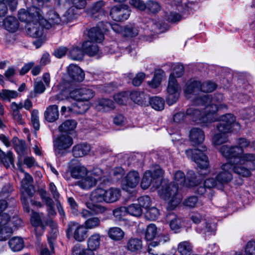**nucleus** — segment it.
<instances>
[{"instance_id":"nucleus-29","label":"nucleus","mask_w":255,"mask_h":255,"mask_svg":"<svg viewBox=\"0 0 255 255\" xmlns=\"http://www.w3.org/2000/svg\"><path fill=\"white\" fill-rule=\"evenodd\" d=\"M130 99L135 103L141 106L146 105L149 100V97L143 92L133 91L130 95Z\"/></svg>"},{"instance_id":"nucleus-60","label":"nucleus","mask_w":255,"mask_h":255,"mask_svg":"<svg viewBox=\"0 0 255 255\" xmlns=\"http://www.w3.org/2000/svg\"><path fill=\"white\" fill-rule=\"evenodd\" d=\"M10 216L7 214L0 215V228L11 227Z\"/></svg>"},{"instance_id":"nucleus-7","label":"nucleus","mask_w":255,"mask_h":255,"mask_svg":"<svg viewBox=\"0 0 255 255\" xmlns=\"http://www.w3.org/2000/svg\"><path fill=\"white\" fill-rule=\"evenodd\" d=\"M202 149H189L185 151L186 155L188 158L194 160L197 164V166L201 170H205L204 172L199 171V174L205 175L207 174V168L209 166L208 158L204 152L207 150L205 146H202Z\"/></svg>"},{"instance_id":"nucleus-3","label":"nucleus","mask_w":255,"mask_h":255,"mask_svg":"<svg viewBox=\"0 0 255 255\" xmlns=\"http://www.w3.org/2000/svg\"><path fill=\"white\" fill-rule=\"evenodd\" d=\"M239 123L236 122V118L232 114H227L221 117L220 121L216 125L219 131L212 138L214 145H219L228 141L227 133L238 131L240 129Z\"/></svg>"},{"instance_id":"nucleus-52","label":"nucleus","mask_w":255,"mask_h":255,"mask_svg":"<svg viewBox=\"0 0 255 255\" xmlns=\"http://www.w3.org/2000/svg\"><path fill=\"white\" fill-rule=\"evenodd\" d=\"M165 18L167 21L169 22H176L181 19V15L178 13L170 11L169 10H165Z\"/></svg>"},{"instance_id":"nucleus-10","label":"nucleus","mask_w":255,"mask_h":255,"mask_svg":"<svg viewBox=\"0 0 255 255\" xmlns=\"http://www.w3.org/2000/svg\"><path fill=\"white\" fill-rule=\"evenodd\" d=\"M66 235L68 238L73 236L76 241L81 242L87 238V231L83 225L71 221L68 224Z\"/></svg>"},{"instance_id":"nucleus-2","label":"nucleus","mask_w":255,"mask_h":255,"mask_svg":"<svg viewBox=\"0 0 255 255\" xmlns=\"http://www.w3.org/2000/svg\"><path fill=\"white\" fill-rule=\"evenodd\" d=\"M220 152L226 158L229 160L227 163L231 161L237 163L238 166L250 167L254 166L255 170V154L253 153L243 154L244 150L238 146H229L223 145L220 148Z\"/></svg>"},{"instance_id":"nucleus-19","label":"nucleus","mask_w":255,"mask_h":255,"mask_svg":"<svg viewBox=\"0 0 255 255\" xmlns=\"http://www.w3.org/2000/svg\"><path fill=\"white\" fill-rule=\"evenodd\" d=\"M73 144L72 138L68 135H61L54 141L55 151L59 153L61 150L69 148Z\"/></svg>"},{"instance_id":"nucleus-59","label":"nucleus","mask_w":255,"mask_h":255,"mask_svg":"<svg viewBox=\"0 0 255 255\" xmlns=\"http://www.w3.org/2000/svg\"><path fill=\"white\" fill-rule=\"evenodd\" d=\"M159 216V211L155 207L148 208L146 213L145 217L150 220H156Z\"/></svg>"},{"instance_id":"nucleus-8","label":"nucleus","mask_w":255,"mask_h":255,"mask_svg":"<svg viewBox=\"0 0 255 255\" xmlns=\"http://www.w3.org/2000/svg\"><path fill=\"white\" fill-rule=\"evenodd\" d=\"M223 100V94L219 93L216 94L213 98L209 95H204L196 98L194 102L196 105H204L206 107H209L211 112L212 111V107L215 106L218 111L220 109H227V105L221 103Z\"/></svg>"},{"instance_id":"nucleus-6","label":"nucleus","mask_w":255,"mask_h":255,"mask_svg":"<svg viewBox=\"0 0 255 255\" xmlns=\"http://www.w3.org/2000/svg\"><path fill=\"white\" fill-rule=\"evenodd\" d=\"M121 196L120 190L117 188H110L105 190L97 188L91 194V199L95 202L114 203L118 201Z\"/></svg>"},{"instance_id":"nucleus-32","label":"nucleus","mask_w":255,"mask_h":255,"mask_svg":"<svg viewBox=\"0 0 255 255\" xmlns=\"http://www.w3.org/2000/svg\"><path fill=\"white\" fill-rule=\"evenodd\" d=\"M82 48L84 53L90 56H94L99 52V47L97 45L91 41H86L82 44Z\"/></svg>"},{"instance_id":"nucleus-49","label":"nucleus","mask_w":255,"mask_h":255,"mask_svg":"<svg viewBox=\"0 0 255 255\" xmlns=\"http://www.w3.org/2000/svg\"><path fill=\"white\" fill-rule=\"evenodd\" d=\"M146 8L149 12L152 13L158 12L161 10L160 3L154 0H148L145 4Z\"/></svg>"},{"instance_id":"nucleus-16","label":"nucleus","mask_w":255,"mask_h":255,"mask_svg":"<svg viewBox=\"0 0 255 255\" xmlns=\"http://www.w3.org/2000/svg\"><path fill=\"white\" fill-rule=\"evenodd\" d=\"M43 27L42 19L34 20L27 24L26 28L27 34L31 37L37 38L41 37L43 33Z\"/></svg>"},{"instance_id":"nucleus-22","label":"nucleus","mask_w":255,"mask_h":255,"mask_svg":"<svg viewBox=\"0 0 255 255\" xmlns=\"http://www.w3.org/2000/svg\"><path fill=\"white\" fill-rule=\"evenodd\" d=\"M103 24V21L99 22L96 27H93L89 30L88 36L90 39V41L101 42L104 40V34L102 31H100L99 29L100 26Z\"/></svg>"},{"instance_id":"nucleus-42","label":"nucleus","mask_w":255,"mask_h":255,"mask_svg":"<svg viewBox=\"0 0 255 255\" xmlns=\"http://www.w3.org/2000/svg\"><path fill=\"white\" fill-rule=\"evenodd\" d=\"M177 250L182 255H188L192 251V247L188 241H183L179 244Z\"/></svg>"},{"instance_id":"nucleus-14","label":"nucleus","mask_w":255,"mask_h":255,"mask_svg":"<svg viewBox=\"0 0 255 255\" xmlns=\"http://www.w3.org/2000/svg\"><path fill=\"white\" fill-rule=\"evenodd\" d=\"M95 95V93L92 89L84 87L70 91L67 98H70L75 100H83L88 102Z\"/></svg>"},{"instance_id":"nucleus-43","label":"nucleus","mask_w":255,"mask_h":255,"mask_svg":"<svg viewBox=\"0 0 255 255\" xmlns=\"http://www.w3.org/2000/svg\"><path fill=\"white\" fill-rule=\"evenodd\" d=\"M84 55V51L80 48L75 46L72 47L69 51V56L74 60H82Z\"/></svg>"},{"instance_id":"nucleus-36","label":"nucleus","mask_w":255,"mask_h":255,"mask_svg":"<svg viewBox=\"0 0 255 255\" xmlns=\"http://www.w3.org/2000/svg\"><path fill=\"white\" fill-rule=\"evenodd\" d=\"M8 245L11 251L18 252L21 251L24 247V243L21 238L15 237L12 238L8 241Z\"/></svg>"},{"instance_id":"nucleus-25","label":"nucleus","mask_w":255,"mask_h":255,"mask_svg":"<svg viewBox=\"0 0 255 255\" xmlns=\"http://www.w3.org/2000/svg\"><path fill=\"white\" fill-rule=\"evenodd\" d=\"M139 181V175L135 171L129 172L123 181V184L129 188H134Z\"/></svg>"},{"instance_id":"nucleus-35","label":"nucleus","mask_w":255,"mask_h":255,"mask_svg":"<svg viewBox=\"0 0 255 255\" xmlns=\"http://www.w3.org/2000/svg\"><path fill=\"white\" fill-rule=\"evenodd\" d=\"M12 143L14 149L19 156H22L26 153L27 147L24 140H20L17 137H14L12 138Z\"/></svg>"},{"instance_id":"nucleus-44","label":"nucleus","mask_w":255,"mask_h":255,"mask_svg":"<svg viewBox=\"0 0 255 255\" xmlns=\"http://www.w3.org/2000/svg\"><path fill=\"white\" fill-rule=\"evenodd\" d=\"M148 101L149 102L151 107L155 110L161 111L164 109V101L161 98L154 97L149 98Z\"/></svg>"},{"instance_id":"nucleus-34","label":"nucleus","mask_w":255,"mask_h":255,"mask_svg":"<svg viewBox=\"0 0 255 255\" xmlns=\"http://www.w3.org/2000/svg\"><path fill=\"white\" fill-rule=\"evenodd\" d=\"M31 222L32 225L34 227V231L37 235L38 230L40 233L39 235H42L44 230V226L41 222V218L39 215L35 212H33L31 217Z\"/></svg>"},{"instance_id":"nucleus-27","label":"nucleus","mask_w":255,"mask_h":255,"mask_svg":"<svg viewBox=\"0 0 255 255\" xmlns=\"http://www.w3.org/2000/svg\"><path fill=\"white\" fill-rule=\"evenodd\" d=\"M96 107L98 110L104 112L110 111L115 107V104L112 100L106 98L97 100Z\"/></svg>"},{"instance_id":"nucleus-62","label":"nucleus","mask_w":255,"mask_h":255,"mask_svg":"<svg viewBox=\"0 0 255 255\" xmlns=\"http://www.w3.org/2000/svg\"><path fill=\"white\" fill-rule=\"evenodd\" d=\"M31 121L32 124L36 130L39 129L40 123L38 116V111L33 110L31 112Z\"/></svg>"},{"instance_id":"nucleus-23","label":"nucleus","mask_w":255,"mask_h":255,"mask_svg":"<svg viewBox=\"0 0 255 255\" xmlns=\"http://www.w3.org/2000/svg\"><path fill=\"white\" fill-rule=\"evenodd\" d=\"M189 137L193 145L200 144L205 139L204 132L199 128H194L190 131Z\"/></svg>"},{"instance_id":"nucleus-55","label":"nucleus","mask_w":255,"mask_h":255,"mask_svg":"<svg viewBox=\"0 0 255 255\" xmlns=\"http://www.w3.org/2000/svg\"><path fill=\"white\" fill-rule=\"evenodd\" d=\"M216 84L211 81H206L201 83L200 90L204 93L212 92L216 88Z\"/></svg>"},{"instance_id":"nucleus-17","label":"nucleus","mask_w":255,"mask_h":255,"mask_svg":"<svg viewBox=\"0 0 255 255\" xmlns=\"http://www.w3.org/2000/svg\"><path fill=\"white\" fill-rule=\"evenodd\" d=\"M165 221L171 230L175 233L179 232L182 227V218L170 211L166 214Z\"/></svg>"},{"instance_id":"nucleus-31","label":"nucleus","mask_w":255,"mask_h":255,"mask_svg":"<svg viewBox=\"0 0 255 255\" xmlns=\"http://www.w3.org/2000/svg\"><path fill=\"white\" fill-rule=\"evenodd\" d=\"M96 180L88 172L87 175L77 182V185L82 189H89L96 185Z\"/></svg>"},{"instance_id":"nucleus-37","label":"nucleus","mask_w":255,"mask_h":255,"mask_svg":"<svg viewBox=\"0 0 255 255\" xmlns=\"http://www.w3.org/2000/svg\"><path fill=\"white\" fill-rule=\"evenodd\" d=\"M108 235L112 240L119 241L123 239L125 233L120 228L115 227L109 229Z\"/></svg>"},{"instance_id":"nucleus-53","label":"nucleus","mask_w":255,"mask_h":255,"mask_svg":"<svg viewBox=\"0 0 255 255\" xmlns=\"http://www.w3.org/2000/svg\"><path fill=\"white\" fill-rule=\"evenodd\" d=\"M145 74L142 72L137 73L134 77L131 73L128 74V78L132 79V84L134 86H139L145 78Z\"/></svg>"},{"instance_id":"nucleus-50","label":"nucleus","mask_w":255,"mask_h":255,"mask_svg":"<svg viewBox=\"0 0 255 255\" xmlns=\"http://www.w3.org/2000/svg\"><path fill=\"white\" fill-rule=\"evenodd\" d=\"M2 100L10 102L11 99H15L18 96L17 91L7 89L2 90Z\"/></svg>"},{"instance_id":"nucleus-11","label":"nucleus","mask_w":255,"mask_h":255,"mask_svg":"<svg viewBox=\"0 0 255 255\" xmlns=\"http://www.w3.org/2000/svg\"><path fill=\"white\" fill-rule=\"evenodd\" d=\"M181 91V87L173 74H170L168 79V83L167 87V95L166 102L169 106L174 104L177 101L179 93Z\"/></svg>"},{"instance_id":"nucleus-41","label":"nucleus","mask_w":255,"mask_h":255,"mask_svg":"<svg viewBox=\"0 0 255 255\" xmlns=\"http://www.w3.org/2000/svg\"><path fill=\"white\" fill-rule=\"evenodd\" d=\"M201 82L198 81H194L190 82L187 85V87L185 89L186 94H196L200 90Z\"/></svg>"},{"instance_id":"nucleus-18","label":"nucleus","mask_w":255,"mask_h":255,"mask_svg":"<svg viewBox=\"0 0 255 255\" xmlns=\"http://www.w3.org/2000/svg\"><path fill=\"white\" fill-rule=\"evenodd\" d=\"M67 71L70 82H80L85 78L84 72L76 65L70 64Z\"/></svg>"},{"instance_id":"nucleus-15","label":"nucleus","mask_w":255,"mask_h":255,"mask_svg":"<svg viewBox=\"0 0 255 255\" xmlns=\"http://www.w3.org/2000/svg\"><path fill=\"white\" fill-rule=\"evenodd\" d=\"M130 10L127 5L113 6L110 11V15L115 21H123L127 20L129 16Z\"/></svg>"},{"instance_id":"nucleus-1","label":"nucleus","mask_w":255,"mask_h":255,"mask_svg":"<svg viewBox=\"0 0 255 255\" xmlns=\"http://www.w3.org/2000/svg\"><path fill=\"white\" fill-rule=\"evenodd\" d=\"M198 181L195 177V174L192 171H189L187 176V182H186L184 173L180 171H177L174 175L173 183H168L162 181L161 187L158 189V194L160 197L165 200L168 201L167 209L172 210L176 208L181 202V196L178 194L179 185H185L187 187H193L197 185Z\"/></svg>"},{"instance_id":"nucleus-57","label":"nucleus","mask_w":255,"mask_h":255,"mask_svg":"<svg viewBox=\"0 0 255 255\" xmlns=\"http://www.w3.org/2000/svg\"><path fill=\"white\" fill-rule=\"evenodd\" d=\"M87 207L91 211L93 214H103L107 211V208L100 205L91 204L87 205Z\"/></svg>"},{"instance_id":"nucleus-5","label":"nucleus","mask_w":255,"mask_h":255,"mask_svg":"<svg viewBox=\"0 0 255 255\" xmlns=\"http://www.w3.org/2000/svg\"><path fill=\"white\" fill-rule=\"evenodd\" d=\"M217 112V107H212L211 112L209 107H206L205 111L202 113L199 109L195 107H191L186 110V116L189 117L193 122L203 126H207L217 120L215 114Z\"/></svg>"},{"instance_id":"nucleus-24","label":"nucleus","mask_w":255,"mask_h":255,"mask_svg":"<svg viewBox=\"0 0 255 255\" xmlns=\"http://www.w3.org/2000/svg\"><path fill=\"white\" fill-rule=\"evenodd\" d=\"M91 150L89 144L82 143L75 145L72 148V154L76 158L82 157L87 155Z\"/></svg>"},{"instance_id":"nucleus-30","label":"nucleus","mask_w":255,"mask_h":255,"mask_svg":"<svg viewBox=\"0 0 255 255\" xmlns=\"http://www.w3.org/2000/svg\"><path fill=\"white\" fill-rule=\"evenodd\" d=\"M101 236L99 233H94L91 235L87 240V248L95 251L99 249L101 245Z\"/></svg>"},{"instance_id":"nucleus-39","label":"nucleus","mask_w":255,"mask_h":255,"mask_svg":"<svg viewBox=\"0 0 255 255\" xmlns=\"http://www.w3.org/2000/svg\"><path fill=\"white\" fill-rule=\"evenodd\" d=\"M88 171L86 167L81 165L76 166L72 168L71 174L72 177L76 179H82L87 175Z\"/></svg>"},{"instance_id":"nucleus-64","label":"nucleus","mask_w":255,"mask_h":255,"mask_svg":"<svg viewBox=\"0 0 255 255\" xmlns=\"http://www.w3.org/2000/svg\"><path fill=\"white\" fill-rule=\"evenodd\" d=\"M128 92H122L114 96L115 101L119 104H124L128 98Z\"/></svg>"},{"instance_id":"nucleus-26","label":"nucleus","mask_w":255,"mask_h":255,"mask_svg":"<svg viewBox=\"0 0 255 255\" xmlns=\"http://www.w3.org/2000/svg\"><path fill=\"white\" fill-rule=\"evenodd\" d=\"M3 25L6 30L11 33L16 32L19 28L18 20L11 16L6 17L3 20Z\"/></svg>"},{"instance_id":"nucleus-33","label":"nucleus","mask_w":255,"mask_h":255,"mask_svg":"<svg viewBox=\"0 0 255 255\" xmlns=\"http://www.w3.org/2000/svg\"><path fill=\"white\" fill-rule=\"evenodd\" d=\"M77 126V122L74 120H67L62 123L59 127V130L61 132L71 134Z\"/></svg>"},{"instance_id":"nucleus-20","label":"nucleus","mask_w":255,"mask_h":255,"mask_svg":"<svg viewBox=\"0 0 255 255\" xmlns=\"http://www.w3.org/2000/svg\"><path fill=\"white\" fill-rule=\"evenodd\" d=\"M105 3L100 0L94 3L90 9V13L92 18L96 20L102 19L106 14V11L104 9Z\"/></svg>"},{"instance_id":"nucleus-45","label":"nucleus","mask_w":255,"mask_h":255,"mask_svg":"<svg viewBox=\"0 0 255 255\" xmlns=\"http://www.w3.org/2000/svg\"><path fill=\"white\" fill-rule=\"evenodd\" d=\"M127 213L129 215L139 217L142 215V209L138 204H132L127 207Z\"/></svg>"},{"instance_id":"nucleus-38","label":"nucleus","mask_w":255,"mask_h":255,"mask_svg":"<svg viewBox=\"0 0 255 255\" xmlns=\"http://www.w3.org/2000/svg\"><path fill=\"white\" fill-rule=\"evenodd\" d=\"M77 102L73 104V110L79 114L85 113L90 108L88 102L83 100H76Z\"/></svg>"},{"instance_id":"nucleus-61","label":"nucleus","mask_w":255,"mask_h":255,"mask_svg":"<svg viewBox=\"0 0 255 255\" xmlns=\"http://www.w3.org/2000/svg\"><path fill=\"white\" fill-rule=\"evenodd\" d=\"M184 205L189 208H194L199 206L200 203L198 201L197 197L193 196L186 199L184 201Z\"/></svg>"},{"instance_id":"nucleus-63","label":"nucleus","mask_w":255,"mask_h":255,"mask_svg":"<svg viewBox=\"0 0 255 255\" xmlns=\"http://www.w3.org/2000/svg\"><path fill=\"white\" fill-rule=\"evenodd\" d=\"M12 227L0 228V241H4L7 240L12 233Z\"/></svg>"},{"instance_id":"nucleus-9","label":"nucleus","mask_w":255,"mask_h":255,"mask_svg":"<svg viewBox=\"0 0 255 255\" xmlns=\"http://www.w3.org/2000/svg\"><path fill=\"white\" fill-rule=\"evenodd\" d=\"M163 174V171L159 165L154 166L145 172L141 182V188L146 189L152 184L153 186L157 187L158 181Z\"/></svg>"},{"instance_id":"nucleus-58","label":"nucleus","mask_w":255,"mask_h":255,"mask_svg":"<svg viewBox=\"0 0 255 255\" xmlns=\"http://www.w3.org/2000/svg\"><path fill=\"white\" fill-rule=\"evenodd\" d=\"M124 35L127 37H134L138 34V30L134 25H127L124 29Z\"/></svg>"},{"instance_id":"nucleus-48","label":"nucleus","mask_w":255,"mask_h":255,"mask_svg":"<svg viewBox=\"0 0 255 255\" xmlns=\"http://www.w3.org/2000/svg\"><path fill=\"white\" fill-rule=\"evenodd\" d=\"M147 26L154 33L157 34L163 31L161 23L155 20H150L147 23Z\"/></svg>"},{"instance_id":"nucleus-40","label":"nucleus","mask_w":255,"mask_h":255,"mask_svg":"<svg viewBox=\"0 0 255 255\" xmlns=\"http://www.w3.org/2000/svg\"><path fill=\"white\" fill-rule=\"evenodd\" d=\"M142 247L141 241L136 238L130 239L127 244L128 249L132 252L139 251L142 249Z\"/></svg>"},{"instance_id":"nucleus-46","label":"nucleus","mask_w":255,"mask_h":255,"mask_svg":"<svg viewBox=\"0 0 255 255\" xmlns=\"http://www.w3.org/2000/svg\"><path fill=\"white\" fill-rule=\"evenodd\" d=\"M101 221L99 218L93 217L87 219L85 223V227L86 229H93L100 226Z\"/></svg>"},{"instance_id":"nucleus-54","label":"nucleus","mask_w":255,"mask_h":255,"mask_svg":"<svg viewBox=\"0 0 255 255\" xmlns=\"http://www.w3.org/2000/svg\"><path fill=\"white\" fill-rule=\"evenodd\" d=\"M162 75L160 71L155 73L151 81L148 82V84L152 88L158 87L161 84Z\"/></svg>"},{"instance_id":"nucleus-4","label":"nucleus","mask_w":255,"mask_h":255,"mask_svg":"<svg viewBox=\"0 0 255 255\" xmlns=\"http://www.w3.org/2000/svg\"><path fill=\"white\" fill-rule=\"evenodd\" d=\"M231 171L235 174L243 177H249L251 175L252 171H254V166L250 167L238 166L234 161L231 163H226L221 166V171L216 176L219 184H224L230 181L233 178Z\"/></svg>"},{"instance_id":"nucleus-47","label":"nucleus","mask_w":255,"mask_h":255,"mask_svg":"<svg viewBox=\"0 0 255 255\" xmlns=\"http://www.w3.org/2000/svg\"><path fill=\"white\" fill-rule=\"evenodd\" d=\"M169 241V237L168 235H162L160 236L159 238L158 241H153L149 243L148 249V252L152 254L153 255H157L156 254H154L152 252V248H154L157 247L158 245L160 244H164Z\"/></svg>"},{"instance_id":"nucleus-21","label":"nucleus","mask_w":255,"mask_h":255,"mask_svg":"<svg viewBox=\"0 0 255 255\" xmlns=\"http://www.w3.org/2000/svg\"><path fill=\"white\" fill-rule=\"evenodd\" d=\"M11 114L14 122L17 125H23L25 123L24 119L22 118L20 110L22 109L21 104H17L15 102L10 104Z\"/></svg>"},{"instance_id":"nucleus-12","label":"nucleus","mask_w":255,"mask_h":255,"mask_svg":"<svg viewBox=\"0 0 255 255\" xmlns=\"http://www.w3.org/2000/svg\"><path fill=\"white\" fill-rule=\"evenodd\" d=\"M42 10L36 6L29 7L27 10L22 9L18 11V18L21 21L26 22L27 24L31 22L34 20H40L42 17L41 13Z\"/></svg>"},{"instance_id":"nucleus-51","label":"nucleus","mask_w":255,"mask_h":255,"mask_svg":"<svg viewBox=\"0 0 255 255\" xmlns=\"http://www.w3.org/2000/svg\"><path fill=\"white\" fill-rule=\"evenodd\" d=\"M157 234V227L153 224H149L146 228L145 238L147 241L153 239Z\"/></svg>"},{"instance_id":"nucleus-56","label":"nucleus","mask_w":255,"mask_h":255,"mask_svg":"<svg viewBox=\"0 0 255 255\" xmlns=\"http://www.w3.org/2000/svg\"><path fill=\"white\" fill-rule=\"evenodd\" d=\"M3 156V158L0 159V162L3 163L6 168L9 167L10 165H13L14 158L11 151L7 152L6 154L4 152Z\"/></svg>"},{"instance_id":"nucleus-13","label":"nucleus","mask_w":255,"mask_h":255,"mask_svg":"<svg viewBox=\"0 0 255 255\" xmlns=\"http://www.w3.org/2000/svg\"><path fill=\"white\" fill-rule=\"evenodd\" d=\"M45 10V8H44L42 10L43 13L41 12L42 14V17H41L42 23L45 28L48 29L56 25L62 24L64 22L58 13L53 10L49 11L46 15V18H44L43 15Z\"/></svg>"},{"instance_id":"nucleus-28","label":"nucleus","mask_w":255,"mask_h":255,"mask_svg":"<svg viewBox=\"0 0 255 255\" xmlns=\"http://www.w3.org/2000/svg\"><path fill=\"white\" fill-rule=\"evenodd\" d=\"M45 120L50 123L56 121L59 117V111L58 106L51 105L47 108L44 114Z\"/></svg>"}]
</instances>
